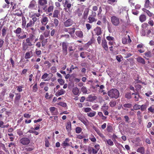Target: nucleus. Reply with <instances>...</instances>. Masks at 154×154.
Instances as JSON below:
<instances>
[{
  "instance_id": "22",
  "label": "nucleus",
  "mask_w": 154,
  "mask_h": 154,
  "mask_svg": "<svg viewBox=\"0 0 154 154\" xmlns=\"http://www.w3.org/2000/svg\"><path fill=\"white\" fill-rule=\"evenodd\" d=\"M65 93V91L63 89H61L58 91L56 94L55 95L57 96H58L63 94Z\"/></svg>"
},
{
  "instance_id": "30",
  "label": "nucleus",
  "mask_w": 154,
  "mask_h": 154,
  "mask_svg": "<svg viewBox=\"0 0 154 154\" xmlns=\"http://www.w3.org/2000/svg\"><path fill=\"white\" fill-rule=\"evenodd\" d=\"M116 100H112L109 103L110 106L113 107L116 106Z\"/></svg>"
},
{
  "instance_id": "35",
  "label": "nucleus",
  "mask_w": 154,
  "mask_h": 154,
  "mask_svg": "<svg viewBox=\"0 0 154 154\" xmlns=\"http://www.w3.org/2000/svg\"><path fill=\"white\" fill-rule=\"evenodd\" d=\"M88 98L90 101H92L96 100L97 99V97L96 96H92L91 95L89 96Z\"/></svg>"
},
{
  "instance_id": "36",
  "label": "nucleus",
  "mask_w": 154,
  "mask_h": 154,
  "mask_svg": "<svg viewBox=\"0 0 154 154\" xmlns=\"http://www.w3.org/2000/svg\"><path fill=\"white\" fill-rule=\"evenodd\" d=\"M148 110L149 112H151L152 113H154V106H151L148 109Z\"/></svg>"
},
{
  "instance_id": "49",
  "label": "nucleus",
  "mask_w": 154,
  "mask_h": 154,
  "mask_svg": "<svg viewBox=\"0 0 154 154\" xmlns=\"http://www.w3.org/2000/svg\"><path fill=\"white\" fill-rule=\"evenodd\" d=\"M54 23L55 24V27L58 26L59 24V20L56 18H54Z\"/></svg>"
},
{
  "instance_id": "29",
  "label": "nucleus",
  "mask_w": 154,
  "mask_h": 154,
  "mask_svg": "<svg viewBox=\"0 0 154 154\" xmlns=\"http://www.w3.org/2000/svg\"><path fill=\"white\" fill-rule=\"evenodd\" d=\"M66 129L68 131H70L71 129V122H67L66 125Z\"/></svg>"
},
{
  "instance_id": "4",
  "label": "nucleus",
  "mask_w": 154,
  "mask_h": 154,
  "mask_svg": "<svg viewBox=\"0 0 154 154\" xmlns=\"http://www.w3.org/2000/svg\"><path fill=\"white\" fill-rule=\"evenodd\" d=\"M92 14L88 16V21L89 23H92L93 22H96L97 19L95 17L96 16V13L95 12L92 11L91 12Z\"/></svg>"
},
{
  "instance_id": "5",
  "label": "nucleus",
  "mask_w": 154,
  "mask_h": 154,
  "mask_svg": "<svg viewBox=\"0 0 154 154\" xmlns=\"http://www.w3.org/2000/svg\"><path fill=\"white\" fill-rule=\"evenodd\" d=\"M112 24L115 26H118L120 24L119 18L115 16H112L110 18Z\"/></svg>"
},
{
  "instance_id": "31",
  "label": "nucleus",
  "mask_w": 154,
  "mask_h": 154,
  "mask_svg": "<svg viewBox=\"0 0 154 154\" xmlns=\"http://www.w3.org/2000/svg\"><path fill=\"white\" fill-rule=\"evenodd\" d=\"M26 20L25 19V18H24L23 19H22V28L23 29L24 28H25L26 29Z\"/></svg>"
},
{
  "instance_id": "23",
  "label": "nucleus",
  "mask_w": 154,
  "mask_h": 154,
  "mask_svg": "<svg viewBox=\"0 0 154 154\" xmlns=\"http://www.w3.org/2000/svg\"><path fill=\"white\" fill-rule=\"evenodd\" d=\"M76 29L75 26H73L72 28H69V33L71 35L74 33Z\"/></svg>"
},
{
  "instance_id": "7",
  "label": "nucleus",
  "mask_w": 154,
  "mask_h": 154,
  "mask_svg": "<svg viewBox=\"0 0 154 154\" xmlns=\"http://www.w3.org/2000/svg\"><path fill=\"white\" fill-rule=\"evenodd\" d=\"M62 45L63 54L65 56L67 54L68 45L66 42H63L62 43Z\"/></svg>"
},
{
  "instance_id": "58",
  "label": "nucleus",
  "mask_w": 154,
  "mask_h": 154,
  "mask_svg": "<svg viewBox=\"0 0 154 154\" xmlns=\"http://www.w3.org/2000/svg\"><path fill=\"white\" fill-rule=\"evenodd\" d=\"M106 39L109 41H114V38L113 37L110 36H108L106 37Z\"/></svg>"
},
{
  "instance_id": "56",
  "label": "nucleus",
  "mask_w": 154,
  "mask_h": 154,
  "mask_svg": "<svg viewBox=\"0 0 154 154\" xmlns=\"http://www.w3.org/2000/svg\"><path fill=\"white\" fill-rule=\"evenodd\" d=\"M45 146L46 147H48L49 146V143L48 140L46 138H45Z\"/></svg>"
},
{
  "instance_id": "15",
  "label": "nucleus",
  "mask_w": 154,
  "mask_h": 154,
  "mask_svg": "<svg viewBox=\"0 0 154 154\" xmlns=\"http://www.w3.org/2000/svg\"><path fill=\"white\" fill-rule=\"evenodd\" d=\"M36 4V2L34 0L32 1L28 6V8L29 9H34L35 7Z\"/></svg>"
},
{
  "instance_id": "20",
  "label": "nucleus",
  "mask_w": 154,
  "mask_h": 154,
  "mask_svg": "<svg viewBox=\"0 0 154 154\" xmlns=\"http://www.w3.org/2000/svg\"><path fill=\"white\" fill-rule=\"evenodd\" d=\"M104 141L106 142L110 146H112L114 145V143L112 140L110 139H109L108 140L106 139H103Z\"/></svg>"
},
{
  "instance_id": "53",
  "label": "nucleus",
  "mask_w": 154,
  "mask_h": 154,
  "mask_svg": "<svg viewBox=\"0 0 154 154\" xmlns=\"http://www.w3.org/2000/svg\"><path fill=\"white\" fill-rule=\"evenodd\" d=\"M132 106V104L130 103H125L123 105V106L125 108H130Z\"/></svg>"
},
{
  "instance_id": "13",
  "label": "nucleus",
  "mask_w": 154,
  "mask_h": 154,
  "mask_svg": "<svg viewBox=\"0 0 154 154\" xmlns=\"http://www.w3.org/2000/svg\"><path fill=\"white\" fill-rule=\"evenodd\" d=\"M49 21L48 17H43L41 20V22L42 25H46Z\"/></svg>"
},
{
  "instance_id": "45",
  "label": "nucleus",
  "mask_w": 154,
  "mask_h": 154,
  "mask_svg": "<svg viewBox=\"0 0 154 154\" xmlns=\"http://www.w3.org/2000/svg\"><path fill=\"white\" fill-rule=\"evenodd\" d=\"M96 114V112L95 111H94L92 112H90L89 113H87V115L88 116L90 117H92L94 116Z\"/></svg>"
},
{
  "instance_id": "10",
  "label": "nucleus",
  "mask_w": 154,
  "mask_h": 154,
  "mask_svg": "<svg viewBox=\"0 0 154 154\" xmlns=\"http://www.w3.org/2000/svg\"><path fill=\"white\" fill-rule=\"evenodd\" d=\"M101 45L105 51H107L108 50L109 48L107 44V42L105 39L102 40Z\"/></svg>"
},
{
  "instance_id": "32",
  "label": "nucleus",
  "mask_w": 154,
  "mask_h": 154,
  "mask_svg": "<svg viewBox=\"0 0 154 154\" xmlns=\"http://www.w3.org/2000/svg\"><path fill=\"white\" fill-rule=\"evenodd\" d=\"M144 54L145 56V58H147L150 57L152 56V55L150 51H148L146 52Z\"/></svg>"
},
{
  "instance_id": "6",
  "label": "nucleus",
  "mask_w": 154,
  "mask_h": 154,
  "mask_svg": "<svg viewBox=\"0 0 154 154\" xmlns=\"http://www.w3.org/2000/svg\"><path fill=\"white\" fill-rule=\"evenodd\" d=\"M72 6V5L71 4L69 0H65L63 5L65 7L64 10L65 11L68 12L69 11Z\"/></svg>"
},
{
  "instance_id": "2",
  "label": "nucleus",
  "mask_w": 154,
  "mask_h": 154,
  "mask_svg": "<svg viewBox=\"0 0 154 154\" xmlns=\"http://www.w3.org/2000/svg\"><path fill=\"white\" fill-rule=\"evenodd\" d=\"M108 95L111 98L117 99L119 97L120 94L118 90L116 89H112L107 92Z\"/></svg>"
},
{
  "instance_id": "51",
  "label": "nucleus",
  "mask_w": 154,
  "mask_h": 154,
  "mask_svg": "<svg viewBox=\"0 0 154 154\" xmlns=\"http://www.w3.org/2000/svg\"><path fill=\"white\" fill-rule=\"evenodd\" d=\"M82 91L84 93H86L87 92V90L86 87L85 86H83L81 88Z\"/></svg>"
},
{
  "instance_id": "59",
  "label": "nucleus",
  "mask_w": 154,
  "mask_h": 154,
  "mask_svg": "<svg viewBox=\"0 0 154 154\" xmlns=\"http://www.w3.org/2000/svg\"><path fill=\"white\" fill-rule=\"evenodd\" d=\"M122 57L121 55H118L116 56V59L119 62H120L121 61V59Z\"/></svg>"
},
{
  "instance_id": "46",
  "label": "nucleus",
  "mask_w": 154,
  "mask_h": 154,
  "mask_svg": "<svg viewBox=\"0 0 154 154\" xmlns=\"http://www.w3.org/2000/svg\"><path fill=\"white\" fill-rule=\"evenodd\" d=\"M49 109L51 113L53 114V115H55L54 112L56 109V108L54 107H51Z\"/></svg>"
},
{
  "instance_id": "62",
  "label": "nucleus",
  "mask_w": 154,
  "mask_h": 154,
  "mask_svg": "<svg viewBox=\"0 0 154 154\" xmlns=\"http://www.w3.org/2000/svg\"><path fill=\"white\" fill-rule=\"evenodd\" d=\"M41 50H37V49H36L35 51V54L38 56H39L41 55Z\"/></svg>"
},
{
  "instance_id": "12",
  "label": "nucleus",
  "mask_w": 154,
  "mask_h": 154,
  "mask_svg": "<svg viewBox=\"0 0 154 154\" xmlns=\"http://www.w3.org/2000/svg\"><path fill=\"white\" fill-rule=\"evenodd\" d=\"M73 23L72 20L69 19L64 22V25L65 27H68L72 26Z\"/></svg>"
},
{
  "instance_id": "41",
  "label": "nucleus",
  "mask_w": 154,
  "mask_h": 154,
  "mask_svg": "<svg viewBox=\"0 0 154 154\" xmlns=\"http://www.w3.org/2000/svg\"><path fill=\"white\" fill-rule=\"evenodd\" d=\"M31 54L30 53V52H28L26 53L25 58L26 59H29L31 57Z\"/></svg>"
},
{
  "instance_id": "9",
  "label": "nucleus",
  "mask_w": 154,
  "mask_h": 154,
  "mask_svg": "<svg viewBox=\"0 0 154 154\" xmlns=\"http://www.w3.org/2000/svg\"><path fill=\"white\" fill-rule=\"evenodd\" d=\"M20 142L23 145L28 144L30 142V140L28 138L23 137L20 139Z\"/></svg>"
},
{
  "instance_id": "3",
  "label": "nucleus",
  "mask_w": 154,
  "mask_h": 154,
  "mask_svg": "<svg viewBox=\"0 0 154 154\" xmlns=\"http://www.w3.org/2000/svg\"><path fill=\"white\" fill-rule=\"evenodd\" d=\"M22 31V29L19 27L15 30H14V32L16 34H19L21 33ZM17 36L18 38L22 39L26 38L27 37L26 35V34H24L22 36H20V35H17Z\"/></svg>"
},
{
  "instance_id": "50",
  "label": "nucleus",
  "mask_w": 154,
  "mask_h": 154,
  "mask_svg": "<svg viewBox=\"0 0 154 154\" xmlns=\"http://www.w3.org/2000/svg\"><path fill=\"white\" fill-rule=\"evenodd\" d=\"M83 109H84V111L85 112H88L91 110V109L89 107H84Z\"/></svg>"
},
{
  "instance_id": "61",
  "label": "nucleus",
  "mask_w": 154,
  "mask_h": 154,
  "mask_svg": "<svg viewBox=\"0 0 154 154\" xmlns=\"http://www.w3.org/2000/svg\"><path fill=\"white\" fill-rule=\"evenodd\" d=\"M146 105L143 104L140 106L141 110L142 111H144L146 109Z\"/></svg>"
},
{
  "instance_id": "63",
  "label": "nucleus",
  "mask_w": 154,
  "mask_h": 154,
  "mask_svg": "<svg viewBox=\"0 0 154 154\" xmlns=\"http://www.w3.org/2000/svg\"><path fill=\"white\" fill-rule=\"evenodd\" d=\"M128 2L131 6H134L135 2L134 0H128Z\"/></svg>"
},
{
  "instance_id": "18",
  "label": "nucleus",
  "mask_w": 154,
  "mask_h": 154,
  "mask_svg": "<svg viewBox=\"0 0 154 154\" xmlns=\"http://www.w3.org/2000/svg\"><path fill=\"white\" fill-rule=\"evenodd\" d=\"M31 46V45H28V44L27 43L23 42L22 44V50L23 51H25L29 48V46Z\"/></svg>"
},
{
  "instance_id": "60",
  "label": "nucleus",
  "mask_w": 154,
  "mask_h": 154,
  "mask_svg": "<svg viewBox=\"0 0 154 154\" xmlns=\"http://www.w3.org/2000/svg\"><path fill=\"white\" fill-rule=\"evenodd\" d=\"M58 81L61 85H63L64 84V82L62 79H58Z\"/></svg>"
},
{
  "instance_id": "43",
  "label": "nucleus",
  "mask_w": 154,
  "mask_h": 154,
  "mask_svg": "<svg viewBox=\"0 0 154 154\" xmlns=\"http://www.w3.org/2000/svg\"><path fill=\"white\" fill-rule=\"evenodd\" d=\"M106 129L108 132H111L113 130L112 127L111 125H108Z\"/></svg>"
},
{
  "instance_id": "37",
  "label": "nucleus",
  "mask_w": 154,
  "mask_h": 154,
  "mask_svg": "<svg viewBox=\"0 0 154 154\" xmlns=\"http://www.w3.org/2000/svg\"><path fill=\"white\" fill-rule=\"evenodd\" d=\"M49 33L50 31L46 30L43 33V35L45 38H47L49 36Z\"/></svg>"
},
{
  "instance_id": "57",
  "label": "nucleus",
  "mask_w": 154,
  "mask_h": 154,
  "mask_svg": "<svg viewBox=\"0 0 154 154\" xmlns=\"http://www.w3.org/2000/svg\"><path fill=\"white\" fill-rule=\"evenodd\" d=\"M38 90L37 85V84H35L33 86L32 91L33 92H36Z\"/></svg>"
},
{
  "instance_id": "44",
  "label": "nucleus",
  "mask_w": 154,
  "mask_h": 154,
  "mask_svg": "<svg viewBox=\"0 0 154 154\" xmlns=\"http://www.w3.org/2000/svg\"><path fill=\"white\" fill-rule=\"evenodd\" d=\"M88 52H82L80 53V56L82 58H85V55L87 54Z\"/></svg>"
},
{
  "instance_id": "52",
  "label": "nucleus",
  "mask_w": 154,
  "mask_h": 154,
  "mask_svg": "<svg viewBox=\"0 0 154 154\" xmlns=\"http://www.w3.org/2000/svg\"><path fill=\"white\" fill-rule=\"evenodd\" d=\"M133 108L135 110L140 109V106L138 104H135L133 106Z\"/></svg>"
},
{
  "instance_id": "19",
  "label": "nucleus",
  "mask_w": 154,
  "mask_h": 154,
  "mask_svg": "<svg viewBox=\"0 0 154 154\" xmlns=\"http://www.w3.org/2000/svg\"><path fill=\"white\" fill-rule=\"evenodd\" d=\"M146 19V17L144 14L141 15L139 17V20L141 22H143L145 21Z\"/></svg>"
},
{
  "instance_id": "27",
  "label": "nucleus",
  "mask_w": 154,
  "mask_h": 154,
  "mask_svg": "<svg viewBox=\"0 0 154 154\" xmlns=\"http://www.w3.org/2000/svg\"><path fill=\"white\" fill-rule=\"evenodd\" d=\"M137 152L142 154H144L145 153L144 148L143 147H140L137 149Z\"/></svg>"
},
{
  "instance_id": "16",
  "label": "nucleus",
  "mask_w": 154,
  "mask_h": 154,
  "mask_svg": "<svg viewBox=\"0 0 154 154\" xmlns=\"http://www.w3.org/2000/svg\"><path fill=\"white\" fill-rule=\"evenodd\" d=\"M136 59L138 63L143 65L145 64V62L144 59L141 57H139Z\"/></svg>"
},
{
  "instance_id": "1",
  "label": "nucleus",
  "mask_w": 154,
  "mask_h": 154,
  "mask_svg": "<svg viewBox=\"0 0 154 154\" xmlns=\"http://www.w3.org/2000/svg\"><path fill=\"white\" fill-rule=\"evenodd\" d=\"M37 20V18L36 17H32V19L30 20L26 25V29L27 31L33 33L35 31V29L33 26Z\"/></svg>"
},
{
  "instance_id": "38",
  "label": "nucleus",
  "mask_w": 154,
  "mask_h": 154,
  "mask_svg": "<svg viewBox=\"0 0 154 154\" xmlns=\"http://www.w3.org/2000/svg\"><path fill=\"white\" fill-rule=\"evenodd\" d=\"M34 32H32V33H30L29 34V38L31 39V41H32L35 38V35H34Z\"/></svg>"
},
{
  "instance_id": "26",
  "label": "nucleus",
  "mask_w": 154,
  "mask_h": 154,
  "mask_svg": "<svg viewBox=\"0 0 154 154\" xmlns=\"http://www.w3.org/2000/svg\"><path fill=\"white\" fill-rule=\"evenodd\" d=\"M142 11L145 13H146L149 17L152 16V13L151 12L147 10L145 8H143L142 9Z\"/></svg>"
},
{
  "instance_id": "17",
  "label": "nucleus",
  "mask_w": 154,
  "mask_h": 154,
  "mask_svg": "<svg viewBox=\"0 0 154 154\" xmlns=\"http://www.w3.org/2000/svg\"><path fill=\"white\" fill-rule=\"evenodd\" d=\"M152 5L150 3L149 0H145V3L144 4V7L146 8H150Z\"/></svg>"
},
{
  "instance_id": "8",
  "label": "nucleus",
  "mask_w": 154,
  "mask_h": 154,
  "mask_svg": "<svg viewBox=\"0 0 154 154\" xmlns=\"http://www.w3.org/2000/svg\"><path fill=\"white\" fill-rule=\"evenodd\" d=\"M16 96L14 99V103L17 106H19V103L21 101H20V99L21 97V96L20 93H16L15 94Z\"/></svg>"
},
{
  "instance_id": "33",
  "label": "nucleus",
  "mask_w": 154,
  "mask_h": 154,
  "mask_svg": "<svg viewBox=\"0 0 154 154\" xmlns=\"http://www.w3.org/2000/svg\"><path fill=\"white\" fill-rule=\"evenodd\" d=\"M129 77V75H128L126 74H124L122 76V79L123 81H125L128 79Z\"/></svg>"
},
{
  "instance_id": "28",
  "label": "nucleus",
  "mask_w": 154,
  "mask_h": 154,
  "mask_svg": "<svg viewBox=\"0 0 154 154\" xmlns=\"http://www.w3.org/2000/svg\"><path fill=\"white\" fill-rule=\"evenodd\" d=\"M59 13V11L57 10H55L53 13V17H58V14Z\"/></svg>"
},
{
  "instance_id": "14",
  "label": "nucleus",
  "mask_w": 154,
  "mask_h": 154,
  "mask_svg": "<svg viewBox=\"0 0 154 154\" xmlns=\"http://www.w3.org/2000/svg\"><path fill=\"white\" fill-rule=\"evenodd\" d=\"M75 34L80 38H82L83 37V32L81 30L76 31L75 32Z\"/></svg>"
},
{
  "instance_id": "21",
  "label": "nucleus",
  "mask_w": 154,
  "mask_h": 154,
  "mask_svg": "<svg viewBox=\"0 0 154 154\" xmlns=\"http://www.w3.org/2000/svg\"><path fill=\"white\" fill-rule=\"evenodd\" d=\"M47 0H39L38 4L41 6H44L47 4Z\"/></svg>"
},
{
  "instance_id": "11",
  "label": "nucleus",
  "mask_w": 154,
  "mask_h": 154,
  "mask_svg": "<svg viewBox=\"0 0 154 154\" xmlns=\"http://www.w3.org/2000/svg\"><path fill=\"white\" fill-rule=\"evenodd\" d=\"M94 31L95 33V35L97 36H99L101 35L102 33L101 28V27L99 26L95 27L94 29Z\"/></svg>"
},
{
  "instance_id": "48",
  "label": "nucleus",
  "mask_w": 154,
  "mask_h": 154,
  "mask_svg": "<svg viewBox=\"0 0 154 154\" xmlns=\"http://www.w3.org/2000/svg\"><path fill=\"white\" fill-rule=\"evenodd\" d=\"M34 146H32V147H27L26 148V150L27 151H31L32 150H33L34 149Z\"/></svg>"
},
{
  "instance_id": "24",
  "label": "nucleus",
  "mask_w": 154,
  "mask_h": 154,
  "mask_svg": "<svg viewBox=\"0 0 154 154\" xmlns=\"http://www.w3.org/2000/svg\"><path fill=\"white\" fill-rule=\"evenodd\" d=\"M72 92L75 95H77L79 92V90L78 88L75 87L73 88Z\"/></svg>"
},
{
  "instance_id": "47",
  "label": "nucleus",
  "mask_w": 154,
  "mask_h": 154,
  "mask_svg": "<svg viewBox=\"0 0 154 154\" xmlns=\"http://www.w3.org/2000/svg\"><path fill=\"white\" fill-rule=\"evenodd\" d=\"M54 6H50L48 8V12H52L54 9Z\"/></svg>"
},
{
  "instance_id": "40",
  "label": "nucleus",
  "mask_w": 154,
  "mask_h": 154,
  "mask_svg": "<svg viewBox=\"0 0 154 154\" xmlns=\"http://www.w3.org/2000/svg\"><path fill=\"white\" fill-rule=\"evenodd\" d=\"M26 43L27 44H28V45L32 46L33 44H32V42H30L31 39H30L29 38H28L26 39Z\"/></svg>"
},
{
  "instance_id": "34",
  "label": "nucleus",
  "mask_w": 154,
  "mask_h": 154,
  "mask_svg": "<svg viewBox=\"0 0 154 154\" xmlns=\"http://www.w3.org/2000/svg\"><path fill=\"white\" fill-rule=\"evenodd\" d=\"M142 32H143L144 33H142V35L144 36L146 35L147 36H149V35L151 32V31L150 29L148 30L146 33L144 32L145 31L144 30H142Z\"/></svg>"
},
{
  "instance_id": "42",
  "label": "nucleus",
  "mask_w": 154,
  "mask_h": 154,
  "mask_svg": "<svg viewBox=\"0 0 154 154\" xmlns=\"http://www.w3.org/2000/svg\"><path fill=\"white\" fill-rule=\"evenodd\" d=\"M82 128L79 127H77L75 128V132L77 134L80 133L82 131Z\"/></svg>"
},
{
  "instance_id": "39",
  "label": "nucleus",
  "mask_w": 154,
  "mask_h": 154,
  "mask_svg": "<svg viewBox=\"0 0 154 154\" xmlns=\"http://www.w3.org/2000/svg\"><path fill=\"white\" fill-rule=\"evenodd\" d=\"M125 97L128 99H130L131 98V93H127L125 94Z\"/></svg>"
},
{
  "instance_id": "25",
  "label": "nucleus",
  "mask_w": 154,
  "mask_h": 154,
  "mask_svg": "<svg viewBox=\"0 0 154 154\" xmlns=\"http://www.w3.org/2000/svg\"><path fill=\"white\" fill-rule=\"evenodd\" d=\"M88 12L89 10L88 9H86V10L84 11L83 17V18L84 19H86L87 18Z\"/></svg>"
},
{
  "instance_id": "64",
  "label": "nucleus",
  "mask_w": 154,
  "mask_h": 154,
  "mask_svg": "<svg viewBox=\"0 0 154 154\" xmlns=\"http://www.w3.org/2000/svg\"><path fill=\"white\" fill-rule=\"evenodd\" d=\"M61 38L65 37L66 38H69L70 37L69 35L68 34H63L60 36Z\"/></svg>"
},
{
  "instance_id": "55",
  "label": "nucleus",
  "mask_w": 154,
  "mask_h": 154,
  "mask_svg": "<svg viewBox=\"0 0 154 154\" xmlns=\"http://www.w3.org/2000/svg\"><path fill=\"white\" fill-rule=\"evenodd\" d=\"M8 29H6L5 28H3L2 30V36L3 37H4L6 35V32L7 30Z\"/></svg>"
},
{
  "instance_id": "54",
  "label": "nucleus",
  "mask_w": 154,
  "mask_h": 154,
  "mask_svg": "<svg viewBox=\"0 0 154 154\" xmlns=\"http://www.w3.org/2000/svg\"><path fill=\"white\" fill-rule=\"evenodd\" d=\"M134 98L135 99V100L136 101H138L139 100V98H140V97L139 95V94L138 93L137 95H135L134 97Z\"/></svg>"
}]
</instances>
